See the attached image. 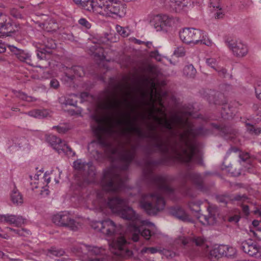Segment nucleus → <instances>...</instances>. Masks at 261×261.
<instances>
[{"label": "nucleus", "mask_w": 261, "mask_h": 261, "mask_svg": "<svg viewBox=\"0 0 261 261\" xmlns=\"http://www.w3.org/2000/svg\"><path fill=\"white\" fill-rule=\"evenodd\" d=\"M225 43L236 57H243L248 54V46L241 40L227 38L225 39Z\"/></svg>", "instance_id": "obj_9"}, {"label": "nucleus", "mask_w": 261, "mask_h": 261, "mask_svg": "<svg viewBox=\"0 0 261 261\" xmlns=\"http://www.w3.org/2000/svg\"><path fill=\"white\" fill-rule=\"evenodd\" d=\"M106 5V11L105 14L110 16L111 14H114L117 16H121V9L122 8L119 1L109 0Z\"/></svg>", "instance_id": "obj_18"}, {"label": "nucleus", "mask_w": 261, "mask_h": 261, "mask_svg": "<svg viewBox=\"0 0 261 261\" xmlns=\"http://www.w3.org/2000/svg\"><path fill=\"white\" fill-rule=\"evenodd\" d=\"M203 38L201 37V38H200V40H199V42L201 43V44H205L207 46H210L212 45V42L211 40L210 39H203Z\"/></svg>", "instance_id": "obj_59"}, {"label": "nucleus", "mask_w": 261, "mask_h": 261, "mask_svg": "<svg viewBox=\"0 0 261 261\" xmlns=\"http://www.w3.org/2000/svg\"><path fill=\"white\" fill-rule=\"evenodd\" d=\"M216 248L217 249V250L218 251V252H220V255H221V256H224V252L225 251V250L226 249V245H219V246H215Z\"/></svg>", "instance_id": "obj_55"}, {"label": "nucleus", "mask_w": 261, "mask_h": 261, "mask_svg": "<svg viewBox=\"0 0 261 261\" xmlns=\"http://www.w3.org/2000/svg\"><path fill=\"white\" fill-rule=\"evenodd\" d=\"M140 204L149 215H155L164 208V198L158 192L145 194L142 196Z\"/></svg>", "instance_id": "obj_5"}, {"label": "nucleus", "mask_w": 261, "mask_h": 261, "mask_svg": "<svg viewBox=\"0 0 261 261\" xmlns=\"http://www.w3.org/2000/svg\"><path fill=\"white\" fill-rule=\"evenodd\" d=\"M98 199H101L105 205L109 207L114 213L117 214L123 219L131 221L133 223L134 232L132 236V240L134 242H139L140 236L145 240H149L154 233L144 225L154 226L153 223L146 221H141L140 217L130 207L127 206L128 200L118 196L108 197L105 198L101 193H97Z\"/></svg>", "instance_id": "obj_3"}, {"label": "nucleus", "mask_w": 261, "mask_h": 261, "mask_svg": "<svg viewBox=\"0 0 261 261\" xmlns=\"http://www.w3.org/2000/svg\"><path fill=\"white\" fill-rule=\"evenodd\" d=\"M50 87L54 89H57L59 87V82L55 79H53L50 81Z\"/></svg>", "instance_id": "obj_57"}, {"label": "nucleus", "mask_w": 261, "mask_h": 261, "mask_svg": "<svg viewBox=\"0 0 261 261\" xmlns=\"http://www.w3.org/2000/svg\"><path fill=\"white\" fill-rule=\"evenodd\" d=\"M193 242L196 244V246H201L204 243V240L200 237H197L193 240Z\"/></svg>", "instance_id": "obj_56"}, {"label": "nucleus", "mask_w": 261, "mask_h": 261, "mask_svg": "<svg viewBox=\"0 0 261 261\" xmlns=\"http://www.w3.org/2000/svg\"><path fill=\"white\" fill-rule=\"evenodd\" d=\"M183 181L186 183L187 180L192 181L198 189L200 190L204 189L203 179L200 173L186 172L181 175Z\"/></svg>", "instance_id": "obj_15"}, {"label": "nucleus", "mask_w": 261, "mask_h": 261, "mask_svg": "<svg viewBox=\"0 0 261 261\" xmlns=\"http://www.w3.org/2000/svg\"><path fill=\"white\" fill-rule=\"evenodd\" d=\"M239 157L240 158V162L242 161L246 162L247 163H249L250 161V156L248 153H244L242 151H241L240 153H239Z\"/></svg>", "instance_id": "obj_42"}, {"label": "nucleus", "mask_w": 261, "mask_h": 261, "mask_svg": "<svg viewBox=\"0 0 261 261\" xmlns=\"http://www.w3.org/2000/svg\"><path fill=\"white\" fill-rule=\"evenodd\" d=\"M109 0H98L99 11H102V13L105 14L106 11V5Z\"/></svg>", "instance_id": "obj_44"}, {"label": "nucleus", "mask_w": 261, "mask_h": 261, "mask_svg": "<svg viewBox=\"0 0 261 261\" xmlns=\"http://www.w3.org/2000/svg\"><path fill=\"white\" fill-rule=\"evenodd\" d=\"M65 251L62 249H58L55 247H51L48 251V255L55 256H61L64 255Z\"/></svg>", "instance_id": "obj_35"}, {"label": "nucleus", "mask_w": 261, "mask_h": 261, "mask_svg": "<svg viewBox=\"0 0 261 261\" xmlns=\"http://www.w3.org/2000/svg\"><path fill=\"white\" fill-rule=\"evenodd\" d=\"M7 145L10 148L18 150L28 145V140L24 137H14L7 141Z\"/></svg>", "instance_id": "obj_19"}, {"label": "nucleus", "mask_w": 261, "mask_h": 261, "mask_svg": "<svg viewBox=\"0 0 261 261\" xmlns=\"http://www.w3.org/2000/svg\"><path fill=\"white\" fill-rule=\"evenodd\" d=\"M207 64L215 70V68L218 67L217 64V61L215 58H208L206 60Z\"/></svg>", "instance_id": "obj_52"}, {"label": "nucleus", "mask_w": 261, "mask_h": 261, "mask_svg": "<svg viewBox=\"0 0 261 261\" xmlns=\"http://www.w3.org/2000/svg\"><path fill=\"white\" fill-rule=\"evenodd\" d=\"M180 40L187 44L199 43L200 38L204 37V33L200 30L193 28H185L179 32Z\"/></svg>", "instance_id": "obj_7"}, {"label": "nucleus", "mask_w": 261, "mask_h": 261, "mask_svg": "<svg viewBox=\"0 0 261 261\" xmlns=\"http://www.w3.org/2000/svg\"><path fill=\"white\" fill-rule=\"evenodd\" d=\"M52 221L58 226L68 227L73 231L76 230L78 228L79 223L71 219L69 215L66 212H61L54 215Z\"/></svg>", "instance_id": "obj_8"}, {"label": "nucleus", "mask_w": 261, "mask_h": 261, "mask_svg": "<svg viewBox=\"0 0 261 261\" xmlns=\"http://www.w3.org/2000/svg\"><path fill=\"white\" fill-rule=\"evenodd\" d=\"M6 50V45L2 40H0V53H5Z\"/></svg>", "instance_id": "obj_63"}, {"label": "nucleus", "mask_w": 261, "mask_h": 261, "mask_svg": "<svg viewBox=\"0 0 261 261\" xmlns=\"http://www.w3.org/2000/svg\"><path fill=\"white\" fill-rule=\"evenodd\" d=\"M31 57L30 55L23 53L20 55L19 58L21 61L25 62L28 64L32 66V64Z\"/></svg>", "instance_id": "obj_41"}, {"label": "nucleus", "mask_w": 261, "mask_h": 261, "mask_svg": "<svg viewBox=\"0 0 261 261\" xmlns=\"http://www.w3.org/2000/svg\"><path fill=\"white\" fill-rule=\"evenodd\" d=\"M91 118L97 125L92 127L93 131L98 136L102 133H106L110 136L116 133V130L113 128H106L102 126V120L101 117L97 114H93L91 115Z\"/></svg>", "instance_id": "obj_13"}, {"label": "nucleus", "mask_w": 261, "mask_h": 261, "mask_svg": "<svg viewBox=\"0 0 261 261\" xmlns=\"http://www.w3.org/2000/svg\"><path fill=\"white\" fill-rule=\"evenodd\" d=\"M10 14L12 16H13L14 18H15L16 19L18 18H22V16L19 10L13 8L10 11Z\"/></svg>", "instance_id": "obj_50"}, {"label": "nucleus", "mask_w": 261, "mask_h": 261, "mask_svg": "<svg viewBox=\"0 0 261 261\" xmlns=\"http://www.w3.org/2000/svg\"><path fill=\"white\" fill-rule=\"evenodd\" d=\"M72 73L79 77H82L85 75V70L84 68L81 66H73L69 69V73H65V76L68 81H72L73 80L74 76L70 74Z\"/></svg>", "instance_id": "obj_22"}, {"label": "nucleus", "mask_w": 261, "mask_h": 261, "mask_svg": "<svg viewBox=\"0 0 261 261\" xmlns=\"http://www.w3.org/2000/svg\"><path fill=\"white\" fill-rule=\"evenodd\" d=\"M246 126L247 131L251 135H258L261 133L260 127H255L253 125L249 123H246Z\"/></svg>", "instance_id": "obj_34"}, {"label": "nucleus", "mask_w": 261, "mask_h": 261, "mask_svg": "<svg viewBox=\"0 0 261 261\" xmlns=\"http://www.w3.org/2000/svg\"><path fill=\"white\" fill-rule=\"evenodd\" d=\"M241 151V150L238 147L236 146H231L226 152V156L228 157L232 153H236L239 155V153H240Z\"/></svg>", "instance_id": "obj_46"}, {"label": "nucleus", "mask_w": 261, "mask_h": 261, "mask_svg": "<svg viewBox=\"0 0 261 261\" xmlns=\"http://www.w3.org/2000/svg\"><path fill=\"white\" fill-rule=\"evenodd\" d=\"M102 233L107 236H112L115 233H120L121 225H117L113 221L107 218L103 220Z\"/></svg>", "instance_id": "obj_14"}, {"label": "nucleus", "mask_w": 261, "mask_h": 261, "mask_svg": "<svg viewBox=\"0 0 261 261\" xmlns=\"http://www.w3.org/2000/svg\"><path fill=\"white\" fill-rule=\"evenodd\" d=\"M150 56L151 57L157 60H159L160 59V55L159 54V51L157 50L151 51Z\"/></svg>", "instance_id": "obj_61"}, {"label": "nucleus", "mask_w": 261, "mask_h": 261, "mask_svg": "<svg viewBox=\"0 0 261 261\" xmlns=\"http://www.w3.org/2000/svg\"><path fill=\"white\" fill-rule=\"evenodd\" d=\"M85 10L92 12L96 11L99 13L102 12V11L99 10L98 0H89Z\"/></svg>", "instance_id": "obj_28"}, {"label": "nucleus", "mask_w": 261, "mask_h": 261, "mask_svg": "<svg viewBox=\"0 0 261 261\" xmlns=\"http://www.w3.org/2000/svg\"><path fill=\"white\" fill-rule=\"evenodd\" d=\"M109 246L112 253L125 259L134 257V251L137 252L139 251V247L127 242L123 236L114 238Z\"/></svg>", "instance_id": "obj_4"}, {"label": "nucleus", "mask_w": 261, "mask_h": 261, "mask_svg": "<svg viewBox=\"0 0 261 261\" xmlns=\"http://www.w3.org/2000/svg\"><path fill=\"white\" fill-rule=\"evenodd\" d=\"M116 30L118 33L123 37H127L129 35V33L127 29L120 25H116Z\"/></svg>", "instance_id": "obj_38"}, {"label": "nucleus", "mask_w": 261, "mask_h": 261, "mask_svg": "<svg viewBox=\"0 0 261 261\" xmlns=\"http://www.w3.org/2000/svg\"><path fill=\"white\" fill-rule=\"evenodd\" d=\"M240 248L248 255L261 259V247L252 240L249 239L242 242Z\"/></svg>", "instance_id": "obj_11"}, {"label": "nucleus", "mask_w": 261, "mask_h": 261, "mask_svg": "<svg viewBox=\"0 0 261 261\" xmlns=\"http://www.w3.org/2000/svg\"><path fill=\"white\" fill-rule=\"evenodd\" d=\"M224 252V256L227 258H232L236 254V250L234 248L226 245V249Z\"/></svg>", "instance_id": "obj_36"}, {"label": "nucleus", "mask_w": 261, "mask_h": 261, "mask_svg": "<svg viewBox=\"0 0 261 261\" xmlns=\"http://www.w3.org/2000/svg\"><path fill=\"white\" fill-rule=\"evenodd\" d=\"M47 112L45 110H36L34 111V117L42 118L47 116Z\"/></svg>", "instance_id": "obj_39"}, {"label": "nucleus", "mask_w": 261, "mask_h": 261, "mask_svg": "<svg viewBox=\"0 0 261 261\" xmlns=\"http://www.w3.org/2000/svg\"><path fill=\"white\" fill-rule=\"evenodd\" d=\"M174 55L178 57L184 56L185 55L184 48L181 46L177 47L174 51Z\"/></svg>", "instance_id": "obj_49"}, {"label": "nucleus", "mask_w": 261, "mask_h": 261, "mask_svg": "<svg viewBox=\"0 0 261 261\" xmlns=\"http://www.w3.org/2000/svg\"><path fill=\"white\" fill-rule=\"evenodd\" d=\"M212 127L218 130L220 136L225 139H228L229 136L235 135L237 132L232 127L223 124L211 123Z\"/></svg>", "instance_id": "obj_17"}, {"label": "nucleus", "mask_w": 261, "mask_h": 261, "mask_svg": "<svg viewBox=\"0 0 261 261\" xmlns=\"http://www.w3.org/2000/svg\"><path fill=\"white\" fill-rule=\"evenodd\" d=\"M10 196L11 202L15 205H20L23 202V196L15 185Z\"/></svg>", "instance_id": "obj_23"}, {"label": "nucleus", "mask_w": 261, "mask_h": 261, "mask_svg": "<svg viewBox=\"0 0 261 261\" xmlns=\"http://www.w3.org/2000/svg\"><path fill=\"white\" fill-rule=\"evenodd\" d=\"M160 124L162 125L164 128L168 130L172 136L175 135L176 134L174 131V126L171 122L165 120L164 122H162L160 120Z\"/></svg>", "instance_id": "obj_30"}, {"label": "nucleus", "mask_w": 261, "mask_h": 261, "mask_svg": "<svg viewBox=\"0 0 261 261\" xmlns=\"http://www.w3.org/2000/svg\"><path fill=\"white\" fill-rule=\"evenodd\" d=\"M47 140L53 148L59 153H63L68 155H71L72 153V155L75 154V152H72V149L60 138L54 135H50Z\"/></svg>", "instance_id": "obj_10"}, {"label": "nucleus", "mask_w": 261, "mask_h": 261, "mask_svg": "<svg viewBox=\"0 0 261 261\" xmlns=\"http://www.w3.org/2000/svg\"><path fill=\"white\" fill-rule=\"evenodd\" d=\"M186 131L179 134V141L174 140L171 143L163 142L161 136L146 133L139 127H131L139 138L149 139L154 142L151 145L141 146L145 164L143 178L149 187L167 195H173L174 190L167 184L166 176L154 174V168L159 165H171L174 161L186 165L189 169H192L190 163L192 162L204 165L202 157L195 155V146L190 142L189 136H203L207 130L202 126L194 128L188 122H186Z\"/></svg>", "instance_id": "obj_1"}, {"label": "nucleus", "mask_w": 261, "mask_h": 261, "mask_svg": "<svg viewBox=\"0 0 261 261\" xmlns=\"http://www.w3.org/2000/svg\"><path fill=\"white\" fill-rule=\"evenodd\" d=\"M79 23L85 29H89L91 28L90 23L85 18H82L79 19Z\"/></svg>", "instance_id": "obj_47"}, {"label": "nucleus", "mask_w": 261, "mask_h": 261, "mask_svg": "<svg viewBox=\"0 0 261 261\" xmlns=\"http://www.w3.org/2000/svg\"><path fill=\"white\" fill-rule=\"evenodd\" d=\"M65 105L76 107L77 101H74L73 99L69 98L66 100Z\"/></svg>", "instance_id": "obj_62"}, {"label": "nucleus", "mask_w": 261, "mask_h": 261, "mask_svg": "<svg viewBox=\"0 0 261 261\" xmlns=\"http://www.w3.org/2000/svg\"><path fill=\"white\" fill-rule=\"evenodd\" d=\"M147 70L150 73L152 74L154 76H158L159 74V71L158 68L153 65H149L147 67Z\"/></svg>", "instance_id": "obj_37"}, {"label": "nucleus", "mask_w": 261, "mask_h": 261, "mask_svg": "<svg viewBox=\"0 0 261 261\" xmlns=\"http://www.w3.org/2000/svg\"><path fill=\"white\" fill-rule=\"evenodd\" d=\"M215 198L217 202L224 205L232 200L228 195H217Z\"/></svg>", "instance_id": "obj_31"}, {"label": "nucleus", "mask_w": 261, "mask_h": 261, "mask_svg": "<svg viewBox=\"0 0 261 261\" xmlns=\"http://www.w3.org/2000/svg\"><path fill=\"white\" fill-rule=\"evenodd\" d=\"M91 251L93 254H94L96 255H98L102 254L105 251V250L101 248L93 247L91 249Z\"/></svg>", "instance_id": "obj_54"}, {"label": "nucleus", "mask_w": 261, "mask_h": 261, "mask_svg": "<svg viewBox=\"0 0 261 261\" xmlns=\"http://www.w3.org/2000/svg\"><path fill=\"white\" fill-rule=\"evenodd\" d=\"M73 1L79 7L85 9L89 2V0H73Z\"/></svg>", "instance_id": "obj_51"}, {"label": "nucleus", "mask_w": 261, "mask_h": 261, "mask_svg": "<svg viewBox=\"0 0 261 261\" xmlns=\"http://www.w3.org/2000/svg\"><path fill=\"white\" fill-rule=\"evenodd\" d=\"M90 261H107V259L105 257L99 255L91 258Z\"/></svg>", "instance_id": "obj_60"}, {"label": "nucleus", "mask_w": 261, "mask_h": 261, "mask_svg": "<svg viewBox=\"0 0 261 261\" xmlns=\"http://www.w3.org/2000/svg\"><path fill=\"white\" fill-rule=\"evenodd\" d=\"M94 56L97 57L100 60H103L106 58L103 48L100 46L95 53Z\"/></svg>", "instance_id": "obj_43"}, {"label": "nucleus", "mask_w": 261, "mask_h": 261, "mask_svg": "<svg viewBox=\"0 0 261 261\" xmlns=\"http://www.w3.org/2000/svg\"><path fill=\"white\" fill-rule=\"evenodd\" d=\"M34 23H35V24L38 25V27L40 29H43L47 32L55 31L58 28L57 23L52 20H50L47 22H41L38 20L36 21L34 20Z\"/></svg>", "instance_id": "obj_24"}, {"label": "nucleus", "mask_w": 261, "mask_h": 261, "mask_svg": "<svg viewBox=\"0 0 261 261\" xmlns=\"http://www.w3.org/2000/svg\"><path fill=\"white\" fill-rule=\"evenodd\" d=\"M158 251V250L155 247H144L141 250L140 253L143 254L147 252H149L151 254H154Z\"/></svg>", "instance_id": "obj_48"}, {"label": "nucleus", "mask_w": 261, "mask_h": 261, "mask_svg": "<svg viewBox=\"0 0 261 261\" xmlns=\"http://www.w3.org/2000/svg\"><path fill=\"white\" fill-rule=\"evenodd\" d=\"M100 144L106 147V151L112 159L111 167L103 170L100 179V185L103 193L110 194H116L125 187L127 179V170L137 156V150L140 147L139 142L130 145V150H126L124 147L121 150L114 146L111 142L100 139Z\"/></svg>", "instance_id": "obj_2"}, {"label": "nucleus", "mask_w": 261, "mask_h": 261, "mask_svg": "<svg viewBox=\"0 0 261 261\" xmlns=\"http://www.w3.org/2000/svg\"><path fill=\"white\" fill-rule=\"evenodd\" d=\"M103 220L100 221H95L92 223V227L95 230L102 233V229L103 227Z\"/></svg>", "instance_id": "obj_40"}, {"label": "nucleus", "mask_w": 261, "mask_h": 261, "mask_svg": "<svg viewBox=\"0 0 261 261\" xmlns=\"http://www.w3.org/2000/svg\"><path fill=\"white\" fill-rule=\"evenodd\" d=\"M7 228L19 236L27 237L31 234V231L27 229H15L10 227H7Z\"/></svg>", "instance_id": "obj_32"}, {"label": "nucleus", "mask_w": 261, "mask_h": 261, "mask_svg": "<svg viewBox=\"0 0 261 261\" xmlns=\"http://www.w3.org/2000/svg\"><path fill=\"white\" fill-rule=\"evenodd\" d=\"M23 222L22 217L19 215H15L10 214L5 215L4 224H14L17 226Z\"/></svg>", "instance_id": "obj_25"}, {"label": "nucleus", "mask_w": 261, "mask_h": 261, "mask_svg": "<svg viewBox=\"0 0 261 261\" xmlns=\"http://www.w3.org/2000/svg\"><path fill=\"white\" fill-rule=\"evenodd\" d=\"M211 7L216 8V11L214 12V16L215 19H221L223 18L225 12L223 9L220 7L219 4H214L213 2L210 3Z\"/></svg>", "instance_id": "obj_27"}, {"label": "nucleus", "mask_w": 261, "mask_h": 261, "mask_svg": "<svg viewBox=\"0 0 261 261\" xmlns=\"http://www.w3.org/2000/svg\"><path fill=\"white\" fill-rule=\"evenodd\" d=\"M173 19L166 14L158 15L155 18L154 27L157 31L166 30L167 27L172 25Z\"/></svg>", "instance_id": "obj_16"}, {"label": "nucleus", "mask_w": 261, "mask_h": 261, "mask_svg": "<svg viewBox=\"0 0 261 261\" xmlns=\"http://www.w3.org/2000/svg\"><path fill=\"white\" fill-rule=\"evenodd\" d=\"M73 167L83 175L84 182L89 184L94 180L95 172L91 162L84 163L77 160L73 162Z\"/></svg>", "instance_id": "obj_6"}, {"label": "nucleus", "mask_w": 261, "mask_h": 261, "mask_svg": "<svg viewBox=\"0 0 261 261\" xmlns=\"http://www.w3.org/2000/svg\"><path fill=\"white\" fill-rule=\"evenodd\" d=\"M184 74L189 77H194L196 73V70L193 65L186 66L184 68Z\"/></svg>", "instance_id": "obj_29"}, {"label": "nucleus", "mask_w": 261, "mask_h": 261, "mask_svg": "<svg viewBox=\"0 0 261 261\" xmlns=\"http://www.w3.org/2000/svg\"><path fill=\"white\" fill-rule=\"evenodd\" d=\"M221 257L222 256L220 255V252H218L217 249L216 248L215 246H214L210 251V253H209V254L208 256V258L212 261H215L216 260H217Z\"/></svg>", "instance_id": "obj_33"}, {"label": "nucleus", "mask_w": 261, "mask_h": 261, "mask_svg": "<svg viewBox=\"0 0 261 261\" xmlns=\"http://www.w3.org/2000/svg\"><path fill=\"white\" fill-rule=\"evenodd\" d=\"M100 46V45L99 44H94V45L89 47V50L94 56L95 53L97 50V49H98V47Z\"/></svg>", "instance_id": "obj_58"}, {"label": "nucleus", "mask_w": 261, "mask_h": 261, "mask_svg": "<svg viewBox=\"0 0 261 261\" xmlns=\"http://www.w3.org/2000/svg\"><path fill=\"white\" fill-rule=\"evenodd\" d=\"M255 91L256 97L261 100V80L257 81L255 86Z\"/></svg>", "instance_id": "obj_45"}, {"label": "nucleus", "mask_w": 261, "mask_h": 261, "mask_svg": "<svg viewBox=\"0 0 261 261\" xmlns=\"http://www.w3.org/2000/svg\"><path fill=\"white\" fill-rule=\"evenodd\" d=\"M215 70L218 72L219 76L221 77H225L227 73V70L220 66L215 68Z\"/></svg>", "instance_id": "obj_53"}, {"label": "nucleus", "mask_w": 261, "mask_h": 261, "mask_svg": "<svg viewBox=\"0 0 261 261\" xmlns=\"http://www.w3.org/2000/svg\"><path fill=\"white\" fill-rule=\"evenodd\" d=\"M200 210H195L198 213L197 219L203 225H213L217 221L216 215L218 214V208L215 206L209 205L207 207V215L199 213Z\"/></svg>", "instance_id": "obj_12"}, {"label": "nucleus", "mask_w": 261, "mask_h": 261, "mask_svg": "<svg viewBox=\"0 0 261 261\" xmlns=\"http://www.w3.org/2000/svg\"><path fill=\"white\" fill-rule=\"evenodd\" d=\"M6 16L0 13V33L2 36H9V33H12V26L9 22L4 21Z\"/></svg>", "instance_id": "obj_21"}, {"label": "nucleus", "mask_w": 261, "mask_h": 261, "mask_svg": "<svg viewBox=\"0 0 261 261\" xmlns=\"http://www.w3.org/2000/svg\"><path fill=\"white\" fill-rule=\"evenodd\" d=\"M166 6L169 7L171 10L175 12H179L184 4L181 0H165Z\"/></svg>", "instance_id": "obj_26"}, {"label": "nucleus", "mask_w": 261, "mask_h": 261, "mask_svg": "<svg viewBox=\"0 0 261 261\" xmlns=\"http://www.w3.org/2000/svg\"><path fill=\"white\" fill-rule=\"evenodd\" d=\"M57 131L59 133H65L67 130L68 129L65 127H61V126H57Z\"/></svg>", "instance_id": "obj_64"}, {"label": "nucleus", "mask_w": 261, "mask_h": 261, "mask_svg": "<svg viewBox=\"0 0 261 261\" xmlns=\"http://www.w3.org/2000/svg\"><path fill=\"white\" fill-rule=\"evenodd\" d=\"M170 213L173 216L182 221H188L189 220V215L181 207L175 206L171 207L170 210Z\"/></svg>", "instance_id": "obj_20"}]
</instances>
